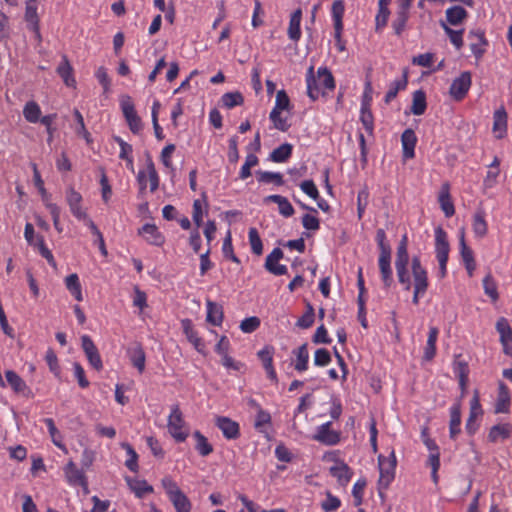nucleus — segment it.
Masks as SVG:
<instances>
[{
  "instance_id": "6ab92c4d",
  "label": "nucleus",
  "mask_w": 512,
  "mask_h": 512,
  "mask_svg": "<svg viewBox=\"0 0 512 512\" xmlns=\"http://www.w3.org/2000/svg\"><path fill=\"white\" fill-rule=\"evenodd\" d=\"M438 201L446 217H451L454 215L455 208L450 197V186L448 183H444L441 186Z\"/></svg>"
},
{
  "instance_id": "e433bc0d",
  "label": "nucleus",
  "mask_w": 512,
  "mask_h": 512,
  "mask_svg": "<svg viewBox=\"0 0 512 512\" xmlns=\"http://www.w3.org/2000/svg\"><path fill=\"white\" fill-rule=\"evenodd\" d=\"M461 410L459 404H454L450 408V437L455 438L460 433Z\"/></svg>"
},
{
  "instance_id": "473e14b6",
  "label": "nucleus",
  "mask_w": 512,
  "mask_h": 512,
  "mask_svg": "<svg viewBox=\"0 0 512 512\" xmlns=\"http://www.w3.org/2000/svg\"><path fill=\"white\" fill-rule=\"evenodd\" d=\"M207 306V321L215 326L221 325L223 321V309L217 303L210 300L206 302Z\"/></svg>"
},
{
  "instance_id": "2f4dec72",
  "label": "nucleus",
  "mask_w": 512,
  "mask_h": 512,
  "mask_svg": "<svg viewBox=\"0 0 512 512\" xmlns=\"http://www.w3.org/2000/svg\"><path fill=\"white\" fill-rule=\"evenodd\" d=\"M390 3H391V0H379L378 1V13L375 18L376 30H380L387 25V22H388V19L390 16V10H389Z\"/></svg>"
},
{
  "instance_id": "dca6fc26",
  "label": "nucleus",
  "mask_w": 512,
  "mask_h": 512,
  "mask_svg": "<svg viewBox=\"0 0 512 512\" xmlns=\"http://www.w3.org/2000/svg\"><path fill=\"white\" fill-rule=\"evenodd\" d=\"M183 332L186 335L188 341L194 346L199 353L205 352V343L201 337H199L197 331L194 329L191 320L183 319L181 321Z\"/></svg>"
},
{
  "instance_id": "864d4df0",
  "label": "nucleus",
  "mask_w": 512,
  "mask_h": 512,
  "mask_svg": "<svg viewBox=\"0 0 512 512\" xmlns=\"http://www.w3.org/2000/svg\"><path fill=\"white\" fill-rule=\"evenodd\" d=\"M44 423L46 424L52 442L60 449H65V446L62 443V436L58 429L56 428L53 419L46 418L44 419Z\"/></svg>"
},
{
  "instance_id": "de8ad7c7",
  "label": "nucleus",
  "mask_w": 512,
  "mask_h": 512,
  "mask_svg": "<svg viewBox=\"0 0 512 512\" xmlns=\"http://www.w3.org/2000/svg\"><path fill=\"white\" fill-rule=\"evenodd\" d=\"M258 181L262 183H274L277 186L284 184L283 175L279 172L258 171Z\"/></svg>"
},
{
  "instance_id": "0eeeda50",
  "label": "nucleus",
  "mask_w": 512,
  "mask_h": 512,
  "mask_svg": "<svg viewBox=\"0 0 512 512\" xmlns=\"http://www.w3.org/2000/svg\"><path fill=\"white\" fill-rule=\"evenodd\" d=\"M326 457L333 461V465L329 468L330 474L337 479L339 485L346 486L353 476V471L344 461L338 459L335 453H331Z\"/></svg>"
},
{
  "instance_id": "4c0bfd02",
  "label": "nucleus",
  "mask_w": 512,
  "mask_h": 512,
  "mask_svg": "<svg viewBox=\"0 0 512 512\" xmlns=\"http://www.w3.org/2000/svg\"><path fill=\"white\" fill-rule=\"evenodd\" d=\"M306 83H307V93H308V96L312 100L318 99V97H319V95L321 93L322 87L320 86V84L318 83V81L316 80V78L314 76V68H313V66H311L308 69L307 76H306Z\"/></svg>"
},
{
  "instance_id": "5701e85b",
  "label": "nucleus",
  "mask_w": 512,
  "mask_h": 512,
  "mask_svg": "<svg viewBox=\"0 0 512 512\" xmlns=\"http://www.w3.org/2000/svg\"><path fill=\"white\" fill-rule=\"evenodd\" d=\"M402 148H403V156L406 159H411L414 157L415 145L417 142V138L415 132L412 129H406L401 136Z\"/></svg>"
},
{
  "instance_id": "69168bd1",
  "label": "nucleus",
  "mask_w": 512,
  "mask_h": 512,
  "mask_svg": "<svg viewBox=\"0 0 512 512\" xmlns=\"http://www.w3.org/2000/svg\"><path fill=\"white\" fill-rule=\"evenodd\" d=\"M260 326V319L256 316L245 318L240 323V329L243 333H252Z\"/></svg>"
},
{
  "instance_id": "6e6552de",
  "label": "nucleus",
  "mask_w": 512,
  "mask_h": 512,
  "mask_svg": "<svg viewBox=\"0 0 512 512\" xmlns=\"http://www.w3.org/2000/svg\"><path fill=\"white\" fill-rule=\"evenodd\" d=\"M472 84L471 73L468 71L462 72L459 77L455 78L450 86L449 94L456 100L461 101L468 93Z\"/></svg>"
},
{
  "instance_id": "8fccbe9b",
  "label": "nucleus",
  "mask_w": 512,
  "mask_h": 512,
  "mask_svg": "<svg viewBox=\"0 0 512 512\" xmlns=\"http://www.w3.org/2000/svg\"><path fill=\"white\" fill-rule=\"evenodd\" d=\"M121 447L126 451L128 459L125 461V466L132 472L138 471V455L133 447L128 443H122Z\"/></svg>"
},
{
  "instance_id": "a18cd8bd",
  "label": "nucleus",
  "mask_w": 512,
  "mask_h": 512,
  "mask_svg": "<svg viewBox=\"0 0 512 512\" xmlns=\"http://www.w3.org/2000/svg\"><path fill=\"white\" fill-rule=\"evenodd\" d=\"M496 330L500 335V342H512V328L506 318L501 317L497 320Z\"/></svg>"
},
{
  "instance_id": "79ce46f5",
  "label": "nucleus",
  "mask_w": 512,
  "mask_h": 512,
  "mask_svg": "<svg viewBox=\"0 0 512 512\" xmlns=\"http://www.w3.org/2000/svg\"><path fill=\"white\" fill-rule=\"evenodd\" d=\"M315 78L322 88L328 90L335 88L333 75L326 67H319L317 70V77Z\"/></svg>"
},
{
  "instance_id": "aec40b11",
  "label": "nucleus",
  "mask_w": 512,
  "mask_h": 512,
  "mask_svg": "<svg viewBox=\"0 0 512 512\" xmlns=\"http://www.w3.org/2000/svg\"><path fill=\"white\" fill-rule=\"evenodd\" d=\"M468 17V12L459 5L449 7L445 11L446 24L457 26L462 24Z\"/></svg>"
},
{
  "instance_id": "338daca9",
  "label": "nucleus",
  "mask_w": 512,
  "mask_h": 512,
  "mask_svg": "<svg viewBox=\"0 0 512 512\" xmlns=\"http://www.w3.org/2000/svg\"><path fill=\"white\" fill-rule=\"evenodd\" d=\"M300 189L313 200H318L319 191L313 180H304L300 183Z\"/></svg>"
},
{
  "instance_id": "9b49d317",
  "label": "nucleus",
  "mask_w": 512,
  "mask_h": 512,
  "mask_svg": "<svg viewBox=\"0 0 512 512\" xmlns=\"http://www.w3.org/2000/svg\"><path fill=\"white\" fill-rule=\"evenodd\" d=\"M313 439L325 445H336L340 442V432L331 429V422L317 427Z\"/></svg>"
},
{
  "instance_id": "412c9836",
  "label": "nucleus",
  "mask_w": 512,
  "mask_h": 512,
  "mask_svg": "<svg viewBox=\"0 0 512 512\" xmlns=\"http://www.w3.org/2000/svg\"><path fill=\"white\" fill-rule=\"evenodd\" d=\"M493 132L498 139L503 138L507 133V113L503 107L494 112Z\"/></svg>"
},
{
  "instance_id": "f704fd0d",
  "label": "nucleus",
  "mask_w": 512,
  "mask_h": 512,
  "mask_svg": "<svg viewBox=\"0 0 512 512\" xmlns=\"http://www.w3.org/2000/svg\"><path fill=\"white\" fill-rule=\"evenodd\" d=\"M65 285L71 295L78 301L83 300L82 287L77 274L73 273L65 278Z\"/></svg>"
},
{
  "instance_id": "a211bd4d",
  "label": "nucleus",
  "mask_w": 512,
  "mask_h": 512,
  "mask_svg": "<svg viewBox=\"0 0 512 512\" xmlns=\"http://www.w3.org/2000/svg\"><path fill=\"white\" fill-rule=\"evenodd\" d=\"M470 39V49L473 55L479 59L485 52V47L487 46V41L484 37V33L480 30L471 31L468 35Z\"/></svg>"
},
{
  "instance_id": "b1692460",
  "label": "nucleus",
  "mask_w": 512,
  "mask_h": 512,
  "mask_svg": "<svg viewBox=\"0 0 512 512\" xmlns=\"http://www.w3.org/2000/svg\"><path fill=\"white\" fill-rule=\"evenodd\" d=\"M510 408V392L508 387L503 383H499L498 395L495 404L496 413H507Z\"/></svg>"
},
{
  "instance_id": "49530a36",
  "label": "nucleus",
  "mask_w": 512,
  "mask_h": 512,
  "mask_svg": "<svg viewBox=\"0 0 512 512\" xmlns=\"http://www.w3.org/2000/svg\"><path fill=\"white\" fill-rule=\"evenodd\" d=\"M473 232L477 237H484L487 234V223L483 212L475 213L472 224Z\"/></svg>"
},
{
  "instance_id": "0e129e2a",
  "label": "nucleus",
  "mask_w": 512,
  "mask_h": 512,
  "mask_svg": "<svg viewBox=\"0 0 512 512\" xmlns=\"http://www.w3.org/2000/svg\"><path fill=\"white\" fill-rule=\"evenodd\" d=\"M270 120L273 122L274 127L280 131H287L289 128V124L287 123V118L281 116L280 111L272 110L270 112Z\"/></svg>"
},
{
  "instance_id": "5fc2aeb1",
  "label": "nucleus",
  "mask_w": 512,
  "mask_h": 512,
  "mask_svg": "<svg viewBox=\"0 0 512 512\" xmlns=\"http://www.w3.org/2000/svg\"><path fill=\"white\" fill-rule=\"evenodd\" d=\"M314 317V308L310 303H308L306 306V312L298 319L296 325L300 328L307 329L312 326Z\"/></svg>"
},
{
  "instance_id": "4d7b16f0",
  "label": "nucleus",
  "mask_w": 512,
  "mask_h": 512,
  "mask_svg": "<svg viewBox=\"0 0 512 512\" xmlns=\"http://www.w3.org/2000/svg\"><path fill=\"white\" fill-rule=\"evenodd\" d=\"M482 414L481 405L479 402L478 392L475 391L471 401H470V417L466 423V429H470V422H473L474 419Z\"/></svg>"
},
{
  "instance_id": "58836bf2",
  "label": "nucleus",
  "mask_w": 512,
  "mask_h": 512,
  "mask_svg": "<svg viewBox=\"0 0 512 512\" xmlns=\"http://www.w3.org/2000/svg\"><path fill=\"white\" fill-rule=\"evenodd\" d=\"M439 330L437 327H430L426 347L424 349V358L431 360L436 354V342Z\"/></svg>"
},
{
  "instance_id": "bb28decb",
  "label": "nucleus",
  "mask_w": 512,
  "mask_h": 512,
  "mask_svg": "<svg viewBox=\"0 0 512 512\" xmlns=\"http://www.w3.org/2000/svg\"><path fill=\"white\" fill-rule=\"evenodd\" d=\"M139 234L150 244L159 246L164 239L157 227L153 224H145L139 231Z\"/></svg>"
},
{
  "instance_id": "680f3d73",
  "label": "nucleus",
  "mask_w": 512,
  "mask_h": 512,
  "mask_svg": "<svg viewBox=\"0 0 512 512\" xmlns=\"http://www.w3.org/2000/svg\"><path fill=\"white\" fill-rule=\"evenodd\" d=\"M483 288L485 294L488 295L493 302L498 300L497 285L490 275H487L483 280Z\"/></svg>"
},
{
  "instance_id": "774afa93",
  "label": "nucleus",
  "mask_w": 512,
  "mask_h": 512,
  "mask_svg": "<svg viewBox=\"0 0 512 512\" xmlns=\"http://www.w3.org/2000/svg\"><path fill=\"white\" fill-rule=\"evenodd\" d=\"M331 362V356L327 349L320 348L315 351L314 364L316 366L324 367Z\"/></svg>"
},
{
  "instance_id": "6e6d98bb",
  "label": "nucleus",
  "mask_w": 512,
  "mask_h": 512,
  "mask_svg": "<svg viewBox=\"0 0 512 512\" xmlns=\"http://www.w3.org/2000/svg\"><path fill=\"white\" fill-rule=\"evenodd\" d=\"M35 248L38 249L40 255L45 258L47 260V262L55 267L56 266V262H55V259L53 257V254L52 252L47 248V246L45 245V242H44V238L43 236H37V242L35 244Z\"/></svg>"
},
{
  "instance_id": "2eb2a0df",
  "label": "nucleus",
  "mask_w": 512,
  "mask_h": 512,
  "mask_svg": "<svg viewBox=\"0 0 512 512\" xmlns=\"http://www.w3.org/2000/svg\"><path fill=\"white\" fill-rule=\"evenodd\" d=\"M216 426L221 430L223 436L227 439L238 438L239 424L232 419L224 416H218L215 421Z\"/></svg>"
},
{
  "instance_id": "f3484780",
  "label": "nucleus",
  "mask_w": 512,
  "mask_h": 512,
  "mask_svg": "<svg viewBox=\"0 0 512 512\" xmlns=\"http://www.w3.org/2000/svg\"><path fill=\"white\" fill-rule=\"evenodd\" d=\"M378 266L381 279L385 287H390L393 283V272L391 267V253L379 254Z\"/></svg>"
},
{
  "instance_id": "3c124183",
  "label": "nucleus",
  "mask_w": 512,
  "mask_h": 512,
  "mask_svg": "<svg viewBox=\"0 0 512 512\" xmlns=\"http://www.w3.org/2000/svg\"><path fill=\"white\" fill-rule=\"evenodd\" d=\"M248 238L252 252L258 256L261 255L263 253V244L256 228L252 227L249 229Z\"/></svg>"
},
{
  "instance_id": "052dcab7",
  "label": "nucleus",
  "mask_w": 512,
  "mask_h": 512,
  "mask_svg": "<svg viewBox=\"0 0 512 512\" xmlns=\"http://www.w3.org/2000/svg\"><path fill=\"white\" fill-rule=\"evenodd\" d=\"M406 85H407L406 75H404L403 79H401V80H395L385 95V101L388 103L391 100H393L397 96L398 91L405 89Z\"/></svg>"
},
{
  "instance_id": "393cba45",
  "label": "nucleus",
  "mask_w": 512,
  "mask_h": 512,
  "mask_svg": "<svg viewBox=\"0 0 512 512\" xmlns=\"http://www.w3.org/2000/svg\"><path fill=\"white\" fill-rule=\"evenodd\" d=\"M264 202H274L278 205L279 213L284 217H291L295 210L288 199L281 195H269L264 198Z\"/></svg>"
},
{
  "instance_id": "bf43d9fd",
  "label": "nucleus",
  "mask_w": 512,
  "mask_h": 512,
  "mask_svg": "<svg viewBox=\"0 0 512 512\" xmlns=\"http://www.w3.org/2000/svg\"><path fill=\"white\" fill-rule=\"evenodd\" d=\"M146 175H148V181L150 183V191L154 192L158 189L159 186V176L155 169L154 163L152 160H148Z\"/></svg>"
},
{
  "instance_id": "13d9d810",
  "label": "nucleus",
  "mask_w": 512,
  "mask_h": 512,
  "mask_svg": "<svg viewBox=\"0 0 512 512\" xmlns=\"http://www.w3.org/2000/svg\"><path fill=\"white\" fill-rule=\"evenodd\" d=\"M258 164V158L254 154H248L239 173L241 179H246L251 175V168Z\"/></svg>"
},
{
  "instance_id": "4468645a",
  "label": "nucleus",
  "mask_w": 512,
  "mask_h": 512,
  "mask_svg": "<svg viewBox=\"0 0 512 512\" xmlns=\"http://www.w3.org/2000/svg\"><path fill=\"white\" fill-rule=\"evenodd\" d=\"M6 381L12 390L25 397H32V391L27 386L25 381L13 370H7L5 372Z\"/></svg>"
},
{
  "instance_id": "f8f14e48",
  "label": "nucleus",
  "mask_w": 512,
  "mask_h": 512,
  "mask_svg": "<svg viewBox=\"0 0 512 512\" xmlns=\"http://www.w3.org/2000/svg\"><path fill=\"white\" fill-rule=\"evenodd\" d=\"M449 250L446 232L441 227H437L435 229V253L438 262L448 261Z\"/></svg>"
},
{
  "instance_id": "c9c22d12",
  "label": "nucleus",
  "mask_w": 512,
  "mask_h": 512,
  "mask_svg": "<svg viewBox=\"0 0 512 512\" xmlns=\"http://www.w3.org/2000/svg\"><path fill=\"white\" fill-rule=\"evenodd\" d=\"M37 10L38 4L36 0H29L26 2L24 18L27 22V28L34 27L36 29L37 25H39V16Z\"/></svg>"
},
{
  "instance_id": "cd10ccee",
  "label": "nucleus",
  "mask_w": 512,
  "mask_h": 512,
  "mask_svg": "<svg viewBox=\"0 0 512 512\" xmlns=\"http://www.w3.org/2000/svg\"><path fill=\"white\" fill-rule=\"evenodd\" d=\"M126 483L136 497L142 498L147 493L153 492V487L145 480H139L132 477H125Z\"/></svg>"
},
{
  "instance_id": "423d86ee",
  "label": "nucleus",
  "mask_w": 512,
  "mask_h": 512,
  "mask_svg": "<svg viewBox=\"0 0 512 512\" xmlns=\"http://www.w3.org/2000/svg\"><path fill=\"white\" fill-rule=\"evenodd\" d=\"M380 477L378 484L381 488L386 489L395 477L396 457L394 452H391L389 457L380 455L378 457Z\"/></svg>"
},
{
  "instance_id": "20e7f679",
  "label": "nucleus",
  "mask_w": 512,
  "mask_h": 512,
  "mask_svg": "<svg viewBox=\"0 0 512 512\" xmlns=\"http://www.w3.org/2000/svg\"><path fill=\"white\" fill-rule=\"evenodd\" d=\"M167 427L170 435L177 442H184L187 439L189 430L186 426V423L183 419V414L178 405H173L171 407V412L168 416Z\"/></svg>"
},
{
  "instance_id": "e2e57ef3",
  "label": "nucleus",
  "mask_w": 512,
  "mask_h": 512,
  "mask_svg": "<svg viewBox=\"0 0 512 512\" xmlns=\"http://www.w3.org/2000/svg\"><path fill=\"white\" fill-rule=\"evenodd\" d=\"M289 107H290V100H289L288 95L286 94V92L284 90H279L276 93L275 106L272 110L282 112L284 110H289Z\"/></svg>"
},
{
  "instance_id": "a878e982",
  "label": "nucleus",
  "mask_w": 512,
  "mask_h": 512,
  "mask_svg": "<svg viewBox=\"0 0 512 512\" xmlns=\"http://www.w3.org/2000/svg\"><path fill=\"white\" fill-rule=\"evenodd\" d=\"M301 20H302V11H301V9H297L290 16L289 26H288V30H287L288 37L292 41L297 42L301 38V28H300Z\"/></svg>"
},
{
  "instance_id": "7ed1b4c3",
  "label": "nucleus",
  "mask_w": 512,
  "mask_h": 512,
  "mask_svg": "<svg viewBox=\"0 0 512 512\" xmlns=\"http://www.w3.org/2000/svg\"><path fill=\"white\" fill-rule=\"evenodd\" d=\"M411 270L414 279V294L412 302L417 305L419 300L428 289V275L426 269L421 265L418 257H413Z\"/></svg>"
},
{
  "instance_id": "39448f33",
  "label": "nucleus",
  "mask_w": 512,
  "mask_h": 512,
  "mask_svg": "<svg viewBox=\"0 0 512 512\" xmlns=\"http://www.w3.org/2000/svg\"><path fill=\"white\" fill-rule=\"evenodd\" d=\"M120 107L131 132L134 134L140 133L143 124L135 110L132 98L128 95L121 96Z\"/></svg>"
},
{
  "instance_id": "72a5a7b5",
  "label": "nucleus",
  "mask_w": 512,
  "mask_h": 512,
  "mask_svg": "<svg viewBox=\"0 0 512 512\" xmlns=\"http://www.w3.org/2000/svg\"><path fill=\"white\" fill-rule=\"evenodd\" d=\"M23 116L29 123H37L41 120V108L35 101H28L23 108Z\"/></svg>"
},
{
  "instance_id": "ddd939ff",
  "label": "nucleus",
  "mask_w": 512,
  "mask_h": 512,
  "mask_svg": "<svg viewBox=\"0 0 512 512\" xmlns=\"http://www.w3.org/2000/svg\"><path fill=\"white\" fill-rule=\"evenodd\" d=\"M63 470L70 485L86 487L87 481L83 470L79 469L72 460L65 465Z\"/></svg>"
},
{
  "instance_id": "7c9ffc66",
  "label": "nucleus",
  "mask_w": 512,
  "mask_h": 512,
  "mask_svg": "<svg viewBox=\"0 0 512 512\" xmlns=\"http://www.w3.org/2000/svg\"><path fill=\"white\" fill-rule=\"evenodd\" d=\"M57 73L67 86H75L76 81L73 77V68L65 55L62 57V61L57 68Z\"/></svg>"
},
{
  "instance_id": "c85d7f7f",
  "label": "nucleus",
  "mask_w": 512,
  "mask_h": 512,
  "mask_svg": "<svg viewBox=\"0 0 512 512\" xmlns=\"http://www.w3.org/2000/svg\"><path fill=\"white\" fill-rule=\"evenodd\" d=\"M128 356L132 365L142 373L145 370L146 356L141 345L137 344L128 350Z\"/></svg>"
},
{
  "instance_id": "4be33fe9",
  "label": "nucleus",
  "mask_w": 512,
  "mask_h": 512,
  "mask_svg": "<svg viewBox=\"0 0 512 512\" xmlns=\"http://www.w3.org/2000/svg\"><path fill=\"white\" fill-rule=\"evenodd\" d=\"M511 434L512 425L510 423L497 424L490 428L488 439L490 442L496 443L508 439Z\"/></svg>"
},
{
  "instance_id": "37998d69",
  "label": "nucleus",
  "mask_w": 512,
  "mask_h": 512,
  "mask_svg": "<svg viewBox=\"0 0 512 512\" xmlns=\"http://www.w3.org/2000/svg\"><path fill=\"white\" fill-rule=\"evenodd\" d=\"M292 154V145L284 143L275 148L270 154V159L276 163L285 162Z\"/></svg>"
},
{
  "instance_id": "f03ea898",
  "label": "nucleus",
  "mask_w": 512,
  "mask_h": 512,
  "mask_svg": "<svg viewBox=\"0 0 512 512\" xmlns=\"http://www.w3.org/2000/svg\"><path fill=\"white\" fill-rule=\"evenodd\" d=\"M408 263V238L407 235H404L397 247L395 267L398 280L404 286L405 290H410L411 288V281L407 270Z\"/></svg>"
},
{
  "instance_id": "f257e3e1",
  "label": "nucleus",
  "mask_w": 512,
  "mask_h": 512,
  "mask_svg": "<svg viewBox=\"0 0 512 512\" xmlns=\"http://www.w3.org/2000/svg\"><path fill=\"white\" fill-rule=\"evenodd\" d=\"M161 485L165 490L169 500L173 504L176 512H190L192 505L188 497L182 492L177 483L170 476H165L161 480Z\"/></svg>"
},
{
  "instance_id": "1a4fd4ad",
  "label": "nucleus",
  "mask_w": 512,
  "mask_h": 512,
  "mask_svg": "<svg viewBox=\"0 0 512 512\" xmlns=\"http://www.w3.org/2000/svg\"><path fill=\"white\" fill-rule=\"evenodd\" d=\"M66 202L72 215L79 221L86 218L87 212L82 207V196L73 187H69L65 193Z\"/></svg>"
},
{
  "instance_id": "603ef678",
  "label": "nucleus",
  "mask_w": 512,
  "mask_h": 512,
  "mask_svg": "<svg viewBox=\"0 0 512 512\" xmlns=\"http://www.w3.org/2000/svg\"><path fill=\"white\" fill-rule=\"evenodd\" d=\"M244 99L241 93L239 92H229L225 93L221 97V102L223 106L228 109H231L235 106L241 105Z\"/></svg>"
},
{
  "instance_id": "a19ab883",
  "label": "nucleus",
  "mask_w": 512,
  "mask_h": 512,
  "mask_svg": "<svg viewBox=\"0 0 512 512\" xmlns=\"http://www.w3.org/2000/svg\"><path fill=\"white\" fill-rule=\"evenodd\" d=\"M426 95L422 90H417L413 93L411 112L414 115H422L426 110Z\"/></svg>"
},
{
  "instance_id": "c756f323",
  "label": "nucleus",
  "mask_w": 512,
  "mask_h": 512,
  "mask_svg": "<svg viewBox=\"0 0 512 512\" xmlns=\"http://www.w3.org/2000/svg\"><path fill=\"white\" fill-rule=\"evenodd\" d=\"M293 354L296 357L295 361V370L298 372H303L308 369V362H309V351H308V344L304 343L299 348L293 351Z\"/></svg>"
},
{
  "instance_id": "c03bdc74",
  "label": "nucleus",
  "mask_w": 512,
  "mask_h": 512,
  "mask_svg": "<svg viewBox=\"0 0 512 512\" xmlns=\"http://www.w3.org/2000/svg\"><path fill=\"white\" fill-rule=\"evenodd\" d=\"M196 445L195 449L201 456H208L213 452L212 445L208 442L207 438L199 431H195L193 434Z\"/></svg>"
},
{
  "instance_id": "09e8293b",
  "label": "nucleus",
  "mask_w": 512,
  "mask_h": 512,
  "mask_svg": "<svg viewBox=\"0 0 512 512\" xmlns=\"http://www.w3.org/2000/svg\"><path fill=\"white\" fill-rule=\"evenodd\" d=\"M345 11L344 2L342 0H336L332 4L331 14L333 19L334 27H343V15Z\"/></svg>"
},
{
  "instance_id": "9d476101",
  "label": "nucleus",
  "mask_w": 512,
  "mask_h": 512,
  "mask_svg": "<svg viewBox=\"0 0 512 512\" xmlns=\"http://www.w3.org/2000/svg\"><path fill=\"white\" fill-rule=\"evenodd\" d=\"M81 344L90 365L97 371H100L103 368V363L92 339L88 335H83L81 337Z\"/></svg>"
},
{
  "instance_id": "ea45409f",
  "label": "nucleus",
  "mask_w": 512,
  "mask_h": 512,
  "mask_svg": "<svg viewBox=\"0 0 512 512\" xmlns=\"http://www.w3.org/2000/svg\"><path fill=\"white\" fill-rule=\"evenodd\" d=\"M441 27L444 30V32L446 33V35L449 37V40L453 44V46L457 50H460L463 46L464 30L463 29L454 30V29L450 28V26L448 24H446L445 22H441Z\"/></svg>"
}]
</instances>
